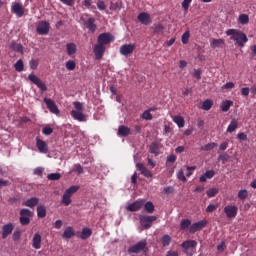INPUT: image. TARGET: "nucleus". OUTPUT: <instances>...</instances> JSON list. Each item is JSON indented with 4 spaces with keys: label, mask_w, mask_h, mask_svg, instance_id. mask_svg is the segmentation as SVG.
Returning a JSON list of instances; mask_svg holds the SVG:
<instances>
[{
    "label": "nucleus",
    "mask_w": 256,
    "mask_h": 256,
    "mask_svg": "<svg viewBox=\"0 0 256 256\" xmlns=\"http://www.w3.org/2000/svg\"><path fill=\"white\" fill-rule=\"evenodd\" d=\"M114 40L115 37L109 32L102 33L98 36L97 44L94 45L93 48L96 61H101V59H103V55H105V45H109V43Z\"/></svg>",
    "instance_id": "obj_1"
},
{
    "label": "nucleus",
    "mask_w": 256,
    "mask_h": 256,
    "mask_svg": "<svg viewBox=\"0 0 256 256\" xmlns=\"http://www.w3.org/2000/svg\"><path fill=\"white\" fill-rule=\"evenodd\" d=\"M226 35L230 36L231 41H236L235 45H238V47H245V43L249 41L247 34L241 30L228 29Z\"/></svg>",
    "instance_id": "obj_2"
},
{
    "label": "nucleus",
    "mask_w": 256,
    "mask_h": 256,
    "mask_svg": "<svg viewBox=\"0 0 256 256\" xmlns=\"http://www.w3.org/2000/svg\"><path fill=\"white\" fill-rule=\"evenodd\" d=\"M73 105L76 110L70 112L71 117L76 121L85 122L87 121V115L83 113V104L79 101L73 102Z\"/></svg>",
    "instance_id": "obj_3"
},
{
    "label": "nucleus",
    "mask_w": 256,
    "mask_h": 256,
    "mask_svg": "<svg viewBox=\"0 0 256 256\" xmlns=\"http://www.w3.org/2000/svg\"><path fill=\"white\" fill-rule=\"evenodd\" d=\"M141 251L147 253L149 249L147 248V240H141L135 245H132L128 248V253H135L136 255L139 254Z\"/></svg>",
    "instance_id": "obj_4"
},
{
    "label": "nucleus",
    "mask_w": 256,
    "mask_h": 256,
    "mask_svg": "<svg viewBox=\"0 0 256 256\" xmlns=\"http://www.w3.org/2000/svg\"><path fill=\"white\" fill-rule=\"evenodd\" d=\"M139 221H140V225H141V227H143V229H145V230L151 229V227H153V222L157 221V216L140 215Z\"/></svg>",
    "instance_id": "obj_5"
},
{
    "label": "nucleus",
    "mask_w": 256,
    "mask_h": 256,
    "mask_svg": "<svg viewBox=\"0 0 256 256\" xmlns=\"http://www.w3.org/2000/svg\"><path fill=\"white\" fill-rule=\"evenodd\" d=\"M80 20L82 21L84 27L88 29L89 33H95V31H97V24H95V18L90 17L85 19L84 16H81Z\"/></svg>",
    "instance_id": "obj_6"
},
{
    "label": "nucleus",
    "mask_w": 256,
    "mask_h": 256,
    "mask_svg": "<svg viewBox=\"0 0 256 256\" xmlns=\"http://www.w3.org/2000/svg\"><path fill=\"white\" fill-rule=\"evenodd\" d=\"M28 79L29 81H31V83L36 85L38 89H40V91H47V85L45 84V82H42L40 78L37 77V75L29 74Z\"/></svg>",
    "instance_id": "obj_7"
},
{
    "label": "nucleus",
    "mask_w": 256,
    "mask_h": 256,
    "mask_svg": "<svg viewBox=\"0 0 256 256\" xmlns=\"http://www.w3.org/2000/svg\"><path fill=\"white\" fill-rule=\"evenodd\" d=\"M44 103H46V107L50 113H53L54 115H59V113H61L57 107V104L51 98H44Z\"/></svg>",
    "instance_id": "obj_8"
},
{
    "label": "nucleus",
    "mask_w": 256,
    "mask_h": 256,
    "mask_svg": "<svg viewBox=\"0 0 256 256\" xmlns=\"http://www.w3.org/2000/svg\"><path fill=\"white\" fill-rule=\"evenodd\" d=\"M144 205H145V200H136L133 203L129 204L126 207V209L131 213H135L137 211H140Z\"/></svg>",
    "instance_id": "obj_9"
},
{
    "label": "nucleus",
    "mask_w": 256,
    "mask_h": 256,
    "mask_svg": "<svg viewBox=\"0 0 256 256\" xmlns=\"http://www.w3.org/2000/svg\"><path fill=\"white\" fill-rule=\"evenodd\" d=\"M49 29H50L49 22L40 21L36 28V33H38V35H48Z\"/></svg>",
    "instance_id": "obj_10"
},
{
    "label": "nucleus",
    "mask_w": 256,
    "mask_h": 256,
    "mask_svg": "<svg viewBox=\"0 0 256 256\" xmlns=\"http://www.w3.org/2000/svg\"><path fill=\"white\" fill-rule=\"evenodd\" d=\"M205 227H207V221L200 220L190 225L189 233H197V231H201V229H205Z\"/></svg>",
    "instance_id": "obj_11"
},
{
    "label": "nucleus",
    "mask_w": 256,
    "mask_h": 256,
    "mask_svg": "<svg viewBox=\"0 0 256 256\" xmlns=\"http://www.w3.org/2000/svg\"><path fill=\"white\" fill-rule=\"evenodd\" d=\"M135 44H124L120 47V53L124 57H129V55H133V51H135Z\"/></svg>",
    "instance_id": "obj_12"
},
{
    "label": "nucleus",
    "mask_w": 256,
    "mask_h": 256,
    "mask_svg": "<svg viewBox=\"0 0 256 256\" xmlns=\"http://www.w3.org/2000/svg\"><path fill=\"white\" fill-rule=\"evenodd\" d=\"M11 11L18 17H23V15H25V7H23V4L18 2H14L12 4Z\"/></svg>",
    "instance_id": "obj_13"
},
{
    "label": "nucleus",
    "mask_w": 256,
    "mask_h": 256,
    "mask_svg": "<svg viewBox=\"0 0 256 256\" xmlns=\"http://www.w3.org/2000/svg\"><path fill=\"white\" fill-rule=\"evenodd\" d=\"M237 211H239V209L237 208V206H233V205H228V206H225L224 208V213H226V216L228 217V219H233L237 217Z\"/></svg>",
    "instance_id": "obj_14"
},
{
    "label": "nucleus",
    "mask_w": 256,
    "mask_h": 256,
    "mask_svg": "<svg viewBox=\"0 0 256 256\" xmlns=\"http://www.w3.org/2000/svg\"><path fill=\"white\" fill-rule=\"evenodd\" d=\"M136 169H138L141 175H143V177H146L147 179H150L151 177H153V174L149 171V169H147V167H145L143 163H137Z\"/></svg>",
    "instance_id": "obj_15"
},
{
    "label": "nucleus",
    "mask_w": 256,
    "mask_h": 256,
    "mask_svg": "<svg viewBox=\"0 0 256 256\" xmlns=\"http://www.w3.org/2000/svg\"><path fill=\"white\" fill-rule=\"evenodd\" d=\"M36 146L40 153H49V147L47 146V142L41 140L39 137L36 138Z\"/></svg>",
    "instance_id": "obj_16"
},
{
    "label": "nucleus",
    "mask_w": 256,
    "mask_h": 256,
    "mask_svg": "<svg viewBox=\"0 0 256 256\" xmlns=\"http://www.w3.org/2000/svg\"><path fill=\"white\" fill-rule=\"evenodd\" d=\"M13 229H15V226L13 223H8L2 227V239H7L11 233H13Z\"/></svg>",
    "instance_id": "obj_17"
},
{
    "label": "nucleus",
    "mask_w": 256,
    "mask_h": 256,
    "mask_svg": "<svg viewBox=\"0 0 256 256\" xmlns=\"http://www.w3.org/2000/svg\"><path fill=\"white\" fill-rule=\"evenodd\" d=\"M137 19L140 21V23H142V25H151L152 22L151 16L146 12H141Z\"/></svg>",
    "instance_id": "obj_18"
},
{
    "label": "nucleus",
    "mask_w": 256,
    "mask_h": 256,
    "mask_svg": "<svg viewBox=\"0 0 256 256\" xmlns=\"http://www.w3.org/2000/svg\"><path fill=\"white\" fill-rule=\"evenodd\" d=\"M117 135L118 137H129V135H131V128L125 125H120L118 127Z\"/></svg>",
    "instance_id": "obj_19"
},
{
    "label": "nucleus",
    "mask_w": 256,
    "mask_h": 256,
    "mask_svg": "<svg viewBox=\"0 0 256 256\" xmlns=\"http://www.w3.org/2000/svg\"><path fill=\"white\" fill-rule=\"evenodd\" d=\"M181 247L185 249L186 251H189V249H195L197 247V241L195 240H186L181 244Z\"/></svg>",
    "instance_id": "obj_20"
},
{
    "label": "nucleus",
    "mask_w": 256,
    "mask_h": 256,
    "mask_svg": "<svg viewBox=\"0 0 256 256\" xmlns=\"http://www.w3.org/2000/svg\"><path fill=\"white\" fill-rule=\"evenodd\" d=\"M91 235H93V230H91L90 228H83L81 233L78 234V237L80 239H89V237H91Z\"/></svg>",
    "instance_id": "obj_21"
},
{
    "label": "nucleus",
    "mask_w": 256,
    "mask_h": 256,
    "mask_svg": "<svg viewBox=\"0 0 256 256\" xmlns=\"http://www.w3.org/2000/svg\"><path fill=\"white\" fill-rule=\"evenodd\" d=\"M215 177V170H208L202 176H200V182L205 183L207 179H213Z\"/></svg>",
    "instance_id": "obj_22"
},
{
    "label": "nucleus",
    "mask_w": 256,
    "mask_h": 256,
    "mask_svg": "<svg viewBox=\"0 0 256 256\" xmlns=\"http://www.w3.org/2000/svg\"><path fill=\"white\" fill-rule=\"evenodd\" d=\"M66 51L69 57H73V55L77 53V45H75V43H68L66 45Z\"/></svg>",
    "instance_id": "obj_23"
},
{
    "label": "nucleus",
    "mask_w": 256,
    "mask_h": 256,
    "mask_svg": "<svg viewBox=\"0 0 256 256\" xmlns=\"http://www.w3.org/2000/svg\"><path fill=\"white\" fill-rule=\"evenodd\" d=\"M32 241H33L32 246L34 249H41V234L39 233L34 234Z\"/></svg>",
    "instance_id": "obj_24"
},
{
    "label": "nucleus",
    "mask_w": 256,
    "mask_h": 256,
    "mask_svg": "<svg viewBox=\"0 0 256 256\" xmlns=\"http://www.w3.org/2000/svg\"><path fill=\"white\" fill-rule=\"evenodd\" d=\"M23 205H25V207H30V208L36 207V205H39V198L32 197L27 201H25Z\"/></svg>",
    "instance_id": "obj_25"
},
{
    "label": "nucleus",
    "mask_w": 256,
    "mask_h": 256,
    "mask_svg": "<svg viewBox=\"0 0 256 256\" xmlns=\"http://www.w3.org/2000/svg\"><path fill=\"white\" fill-rule=\"evenodd\" d=\"M37 217H39V219H44V217H47V208H45V205L37 206Z\"/></svg>",
    "instance_id": "obj_26"
},
{
    "label": "nucleus",
    "mask_w": 256,
    "mask_h": 256,
    "mask_svg": "<svg viewBox=\"0 0 256 256\" xmlns=\"http://www.w3.org/2000/svg\"><path fill=\"white\" fill-rule=\"evenodd\" d=\"M75 235V230H73V227L68 226L65 230L64 233L62 234L63 239H71V237H74Z\"/></svg>",
    "instance_id": "obj_27"
},
{
    "label": "nucleus",
    "mask_w": 256,
    "mask_h": 256,
    "mask_svg": "<svg viewBox=\"0 0 256 256\" xmlns=\"http://www.w3.org/2000/svg\"><path fill=\"white\" fill-rule=\"evenodd\" d=\"M159 145L161 144L157 141L152 142L150 145L149 153H152L155 155V157H157V155H159Z\"/></svg>",
    "instance_id": "obj_28"
},
{
    "label": "nucleus",
    "mask_w": 256,
    "mask_h": 256,
    "mask_svg": "<svg viewBox=\"0 0 256 256\" xmlns=\"http://www.w3.org/2000/svg\"><path fill=\"white\" fill-rule=\"evenodd\" d=\"M123 9V2L118 0L116 2H111L110 4V10L111 11H121Z\"/></svg>",
    "instance_id": "obj_29"
},
{
    "label": "nucleus",
    "mask_w": 256,
    "mask_h": 256,
    "mask_svg": "<svg viewBox=\"0 0 256 256\" xmlns=\"http://www.w3.org/2000/svg\"><path fill=\"white\" fill-rule=\"evenodd\" d=\"M144 211L146 213H155V204H153L151 201H148L144 204Z\"/></svg>",
    "instance_id": "obj_30"
},
{
    "label": "nucleus",
    "mask_w": 256,
    "mask_h": 256,
    "mask_svg": "<svg viewBox=\"0 0 256 256\" xmlns=\"http://www.w3.org/2000/svg\"><path fill=\"white\" fill-rule=\"evenodd\" d=\"M173 121L180 129L185 127V118L183 116H174Z\"/></svg>",
    "instance_id": "obj_31"
},
{
    "label": "nucleus",
    "mask_w": 256,
    "mask_h": 256,
    "mask_svg": "<svg viewBox=\"0 0 256 256\" xmlns=\"http://www.w3.org/2000/svg\"><path fill=\"white\" fill-rule=\"evenodd\" d=\"M78 189H80L79 185H72L66 189L64 193L70 197H73L74 193H77Z\"/></svg>",
    "instance_id": "obj_32"
},
{
    "label": "nucleus",
    "mask_w": 256,
    "mask_h": 256,
    "mask_svg": "<svg viewBox=\"0 0 256 256\" xmlns=\"http://www.w3.org/2000/svg\"><path fill=\"white\" fill-rule=\"evenodd\" d=\"M231 105H233V101L231 100H225L221 103V109L224 111V113H227L229 109H231Z\"/></svg>",
    "instance_id": "obj_33"
},
{
    "label": "nucleus",
    "mask_w": 256,
    "mask_h": 256,
    "mask_svg": "<svg viewBox=\"0 0 256 256\" xmlns=\"http://www.w3.org/2000/svg\"><path fill=\"white\" fill-rule=\"evenodd\" d=\"M238 127V122L236 119H232L228 128H227V132L228 133H233V131H235Z\"/></svg>",
    "instance_id": "obj_34"
},
{
    "label": "nucleus",
    "mask_w": 256,
    "mask_h": 256,
    "mask_svg": "<svg viewBox=\"0 0 256 256\" xmlns=\"http://www.w3.org/2000/svg\"><path fill=\"white\" fill-rule=\"evenodd\" d=\"M213 107V100L207 99L203 102L201 109L204 111H209Z\"/></svg>",
    "instance_id": "obj_35"
},
{
    "label": "nucleus",
    "mask_w": 256,
    "mask_h": 256,
    "mask_svg": "<svg viewBox=\"0 0 256 256\" xmlns=\"http://www.w3.org/2000/svg\"><path fill=\"white\" fill-rule=\"evenodd\" d=\"M14 69L15 71H17L18 73H21V71H23L25 69V65L23 64V60L20 59L18 60L15 64H14Z\"/></svg>",
    "instance_id": "obj_36"
},
{
    "label": "nucleus",
    "mask_w": 256,
    "mask_h": 256,
    "mask_svg": "<svg viewBox=\"0 0 256 256\" xmlns=\"http://www.w3.org/2000/svg\"><path fill=\"white\" fill-rule=\"evenodd\" d=\"M215 147H217V143L211 142V143H208V144L200 147V150L201 151H212V149H215Z\"/></svg>",
    "instance_id": "obj_37"
},
{
    "label": "nucleus",
    "mask_w": 256,
    "mask_h": 256,
    "mask_svg": "<svg viewBox=\"0 0 256 256\" xmlns=\"http://www.w3.org/2000/svg\"><path fill=\"white\" fill-rule=\"evenodd\" d=\"M59 179H61V174L59 172L50 173L47 175L48 181H59Z\"/></svg>",
    "instance_id": "obj_38"
},
{
    "label": "nucleus",
    "mask_w": 256,
    "mask_h": 256,
    "mask_svg": "<svg viewBox=\"0 0 256 256\" xmlns=\"http://www.w3.org/2000/svg\"><path fill=\"white\" fill-rule=\"evenodd\" d=\"M189 227H191V220L183 219L180 223V229H182V231H185V229H189Z\"/></svg>",
    "instance_id": "obj_39"
},
{
    "label": "nucleus",
    "mask_w": 256,
    "mask_h": 256,
    "mask_svg": "<svg viewBox=\"0 0 256 256\" xmlns=\"http://www.w3.org/2000/svg\"><path fill=\"white\" fill-rule=\"evenodd\" d=\"M62 203L63 205H65V207H69V205H71V196H69V194H66L64 192L62 196Z\"/></svg>",
    "instance_id": "obj_40"
},
{
    "label": "nucleus",
    "mask_w": 256,
    "mask_h": 256,
    "mask_svg": "<svg viewBox=\"0 0 256 256\" xmlns=\"http://www.w3.org/2000/svg\"><path fill=\"white\" fill-rule=\"evenodd\" d=\"M165 30V27L163 24H154V33L157 35H163V31Z\"/></svg>",
    "instance_id": "obj_41"
},
{
    "label": "nucleus",
    "mask_w": 256,
    "mask_h": 256,
    "mask_svg": "<svg viewBox=\"0 0 256 256\" xmlns=\"http://www.w3.org/2000/svg\"><path fill=\"white\" fill-rule=\"evenodd\" d=\"M75 67H77V63L73 60H68L66 62V69L67 71H75Z\"/></svg>",
    "instance_id": "obj_42"
},
{
    "label": "nucleus",
    "mask_w": 256,
    "mask_h": 256,
    "mask_svg": "<svg viewBox=\"0 0 256 256\" xmlns=\"http://www.w3.org/2000/svg\"><path fill=\"white\" fill-rule=\"evenodd\" d=\"M20 217H28L30 219V217H33V213L31 212V210L23 208L22 210H20Z\"/></svg>",
    "instance_id": "obj_43"
},
{
    "label": "nucleus",
    "mask_w": 256,
    "mask_h": 256,
    "mask_svg": "<svg viewBox=\"0 0 256 256\" xmlns=\"http://www.w3.org/2000/svg\"><path fill=\"white\" fill-rule=\"evenodd\" d=\"M10 47L11 49H13V51H17L18 53H21V51H23V45L17 44L16 42H11Z\"/></svg>",
    "instance_id": "obj_44"
},
{
    "label": "nucleus",
    "mask_w": 256,
    "mask_h": 256,
    "mask_svg": "<svg viewBox=\"0 0 256 256\" xmlns=\"http://www.w3.org/2000/svg\"><path fill=\"white\" fill-rule=\"evenodd\" d=\"M170 243H171V236H169L167 234L164 235L162 237V245H163V247H169Z\"/></svg>",
    "instance_id": "obj_45"
},
{
    "label": "nucleus",
    "mask_w": 256,
    "mask_h": 256,
    "mask_svg": "<svg viewBox=\"0 0 256 256\" xmlns=\"http://www.w3.org/2000/svg\"><path fill=\"white\" fill-rule=\"evenodd\" d=\"M239 22L242 24V25H247V23H249V15L247 14H241L239 16Z\"/></svg>",
    "instance_id": "obj_46"
},
{
    "label": "nucleus",
    "mask_w": 256,
    "mask_h": 256,
    "mask_svg": "<svg viewBox=\"0 0 256 256\" xmlns=\"http://www.w3.org/2000/svg\"><path fill=\"white\" fill-rule=\"evenodd\" d=\"M142 119H145V121H151L153 119V114L147 109L142 114Z\"/></svg>",
    "instance_id": "obj_47"
},
{
    "label": "nucleus",
    "mask_w": 256,
    "mask_h": 256,
    "mask_svg": "<svg viewBox=\"0 0 256 256\" xmlns=\"http://www.w3.org/2000/svg\"><path fill=\"white\" fill-rule=\"evenodd\" d=\"M177 179L179 181H182L183 183L187 182V177H185V173L183 172V169H180L177 173Z\"/></svg>",
    "instance_id": "obj_48"
},
{
    "label": "nucleus",
    "mask_w": 256,
    "mask_h": 256,
    "mask_svg": "<svg viewBox=\"0 0 256 256\" xmlns=\"http://www.w3.org/2000/svg\"><path fill=\"white\" fill-rule=\"evenodd\" d=\"M219 193V188H211L207 190L206 195L207 197H215Z\"/></svg>",
    "instance_id": "obj_49"
},
{
    "label": "nucleus",
    "mask_w": 256,
    "mask_h": 256,
    "mask_svg": "<svg viewBox=\"0 0 256 256\" xmlns=\"http://www.w3.org/2000/svg\"><path fill=\"white\" fill-rule=\"evenodd\" d=\"M247 197H249V192H247L246 189L240 190L238 192V198L241 199V201H244V199H246Z\"/></svg>",
    "instance_id": "obj_50"
},
{
    "label": "nucleus",
    "mask_w": 256,
    "mask_h": 256,
    "mask_svg": "<svg viewBox=\"0 0 256 256\" xmlns=\"http://www.w3.org/2000/svg\"><path fill=\"white\" fill-rule=\"evenodd\" d=\"M225 41L223 39H213L211 42V47L216 48L219 47V45H223Z\"/></svg>",
    "instance_id": "obj_51"
},
{
    "label": "nucleus",
    "mask_w": 256,
    "mask_h": 256,
    "mask_svg": "<svg viewBox=\"0 0 256 256\" xmlns=\"http://www.w3.org/2000/svg\"><path fill=\"white\" fill-rule=\"evenodd\" d=\"M189 37H191V34L189 33V31L184 32V34L182 35L183 45H187V43H189Z\"/></svg>",
    "instance_id": "obj_52"
},
{
    "label": "nucleus",
    "mask_w": 256,
    "mask_h": 256,
    "mask_svg": "<svg viewBox=\"0 0 256 256\" xmlns=\"http://www.w3.org/2000/svg\"><path fill=\"white\" fill-rule=\"evenodd\" d=\"M229 160V154L223 153L218 156V161H221L223 164H225V161Z\"/></svg>",
    "instance_id": "obj_53"
},
{
    "label": "nucleus",
    "mask_w": 256,
    "mask_h": 256,
    "mask_svg": "<svg viewBox=\"0 0 256 256\" xmlns=\"http://www.w3.org/2000/svg\"><path fill=\"white\" fill-rule=\"evenodd\" d=\"M20 223L21 225H29L31 223V218L25 217V216H20Z\"/></svg>",
    "instance_id": "obj_54"
},
{
    "label": "nucleus",
    "mask_w": 256,
    "mask_h": 256,
    "mask_svg": "<svg viewBox=\"0 0 256 256\" xmlns=\"http://www.w3.org/2000/svg\"><path fill=\"white\" fill-rule=\"evenodd\" d=\"M12 239L13 241H19V239H21V230L14 231L12 235Z\"/></svg>",
    "instance_id": "obj_55"
},
{
    "label": "nucleus",
    "mask_w": 256,
    "mask_h": 256,
    "mask_svg": "<svg viewBox=\"0 0 256 256\" xmlns=\"http://www.w3.org/2000/svg\"><path fill=\"white\" fill-rule=\"evenodd\" d=\"M43 171H45V168L37 167L34 169V175H38V177H43Z\"/></svg>",
    "instance_id": "obj_56"
},
{
    "label": "nucleus",
    "mask_w": 256,
    "mask_h": 256,
    "mask_svg": "<svg viewBox=\"0 0 256 256\" xmlns=\"http://www.w3.org/2000/svg\"><path fill=\"white\" fill-rule=\"evenodd\" d=\"M187 169V173H186V177H191L193 175L192 171H195V169H197V166H186Z\"/></svg>",
    "instance_id": "obj_57"
},
{
    "label": "nucleus",
    "mask_w": 256,
    "mask_h": 256,
    "mask_svg": "<svg viewBox=\"0 0 256 256\" xmlns=\"http://www.w3.org/2000/svg\"><path fill=\"white\" fill-rule=\"evenodd\" d=\"M42 133H43V135H51L53 133V128H51L49 126H45L42 129Z\"/></svg>",
    "instance_id": "obj_58"
},
{
    "label": "nucleus",
    "mask_w": 256,
    "mask_h": 256,
    "mask_svg": "<svg viewBox=\"0 0 256 256\" xmlns=\"http://www.w3.org/2000/svg\"><path fill=\"white\" fill-rule=\"evenodd\" d=\"M217 210V205L209 204L206 208V213H213V211Z\"/></svg>",
    "instance_id": "obj_59"
},
{
    "label": "nucleus",
    "mask_w": 256,
    "mask_h": 256,
    "mask_svg": "<svg viewBox=\"0 0 256 256\" xmlns=\"http://www.w3.org/2000/svg\"><path fill=\"white\" fill-rule=\"evenodd\" d=\"M173 191H175V188H173L172 186H168L164 188L163 193L165 195H170V193H173Z\"/></svg>",
    "instance_id": "obj_60"
},
{
    "label": "nucleus",
    "mask_w": 256,
    "mask_h": 256,
    "mask_svg": "<svg viewBox=\"0 0 256 256\" xmlns=\"http://www.w3.org/2000/svg\"><path fill=\"white\" fill-rule=\"evenodd\" d=\"M75 171L76 173H78V175L83 174V166H81V164H75Z\"/></svg>",
    "instance_id": "obj_61"
},
{
    "label": "nucleus",
    "mask_w": 256,
    "mask_h": 256,
    "mask_svg": "<svg viewBox=\"0 0 256 256\" xmlns=\"http://www.w3.org/2000/svg\"><path fill=\"white\" fill-rule=\"evenodd\" d=\"M193 77H195V79H197L198 81L201 80V70L200 69L194 70Z\"/></svg>",
    "instance_id": "obj_62"
},
{
    "label": "nucleus",
    "mask_w": 256,
    "mask_h": 256,
    "mask_svg": "<svg viewBox=\"0 0 256 256\" xmlns=\"http://www.w3.org/2000/svg\"><path fill=\"white\" fill-rule=\"evenodd\" d=\"M237 139H239V141H247V134H245L243 132L238 133Z\"/></svg>",
    "instance_id": "obj_63"
},
{
    "label": "nucleus",
    "mask_w": 256,
    "mask_h": 256,
    "mask_svg": "<svg viewBox=\"0 0 256 256\" xmlns=\"http://www.w3.org/2000/svg\"><path fill=\"white\" fill-rule=\"evenodd\" d=\"M235 87V83L233 82H227L222 86V89H233Z\"/></svg>",
    "instance_id": "obj_64"
}]
</instances>
